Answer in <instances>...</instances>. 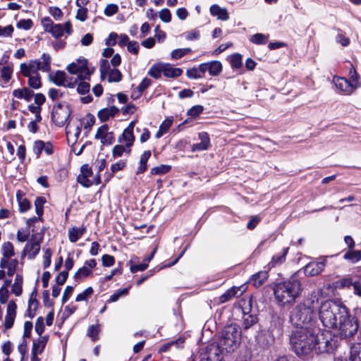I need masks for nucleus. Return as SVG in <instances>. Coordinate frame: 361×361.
I'll list each match as a JSON object with an SVG mask.
<instances>
[{"label":"nucleus","mask_w":361,"mask_h":361,"mask_svg":"<svg viewBox=\"0 0 361 361\" xmlns=\"http://www.w3.org/2000/svg\"><path fill=\"white\" fill-rule=\"evenodd\" d=\"M274 299L281 307L292 305L300 295L302 288L299 279L291 277L276 283L273 288Z\"/></svg>","instance_id":"1"},{"label":"nucleus","mask_w":361,"mask_h":361,"mask_svg":"<svg viewBox=\"0 0 361 361\" xmlns=\"http://www.w3.org/2000/svg\"><path fill=\"white\" fill-rule=\"evenodd\" d=\"M314 331L309 328H298L290 336V342L293 351L299 357L310 356L314 351Z\"/></svg>","instance_id":"2"},{"label":"nucleus","mask_w":361,"mask_h":361,"mask_svg":"<svg viewBox=\"0 0 361 361\" xmlns=\"http://www.w3.org/2000/svg\"><path fill=\"white\" fill-rule=\"evenodd\" d=\"M317 304L316 297L305 298L290 312V322L298 328H308L309 324L314 317Z\"/></svg>","instance_id":"3"},{"label":"nucleus","mask_w":361,"mask_h":361,"mask_svg":"<svg viewBox=\"0 0 361 361\" xmlns=\"http://www.w3.org/2000/svg\"><path fill=\"white\" fill-rule=\"evenodd\" d=\"M348 308L341 303L326 300L322 303L319 315L324 326L334 329L340 322V319L345 315Z\"/></svg>","instance_id":"4"},{"label":"nucleus","mask_w":361,"mask_h":361,"mask_svg":"<svg viewBox=\"0 0 361 361\" xmlns=\"http://www.w3.org/2000/svg\"><path fill=\"white\" fill-rule=\"evenodd\" d=\"M241 343V330L238 325L232 324L226 326L221 334L219 342L216 345L219 346L221 353L220 355L223 357V354L226 353H232L235 351ZM216 345V343H214Z\"/></svg>","instance_id":"5"},{"label":"nucleus","mask_w":361,"mask_h":361,"mask_svg":"<svg viewBox=\"0 0 361 361\" xmlns=\"http://www.w3.org/2000/svg\"><path fill=\"white\" fill-rule=\"evenodd\" d=\"M94 123V116L92 114H88L80 122L68 123L66 126V135L68 142L72 145L76 143L80 136L82 126L85 130L84 134L87 137Z\"/></svg>","instance_id":"6"},{"label":"nucleus","mask_w":361,"mask_h":361,"mask_svg":"<svg viewBox=\"0 0 361 361\" xmlns=\"http://www.w3.org/2000/svg\"><path fill=\"white\" fill-rule=\"evenodd\" d=\"M334 329L338 330V334L341 338H348L353 336L358 329L357 319L350 315L349 310L345 313Z\"/></svg>","instance_id":"7"},{"label":"nucleus","mask_w":361,"mask_h":361,"mask_svg":"<svg viewBox=\"0 0 361 361\" xmlns=\"http://www.w3.org/2000/svg\"><path fill=\"white\" fill-rule=\"evenodd\" d=\"M66 69L71 74L78 75L80 80L89 79L94 71V68L89 66L88 61L85 58H80L75 62L71 63Z\"/></svg>","instance_id":"8"},{"label":"nucleus","mask_w":361,"mask_h":361,"mask_svg":"<svg viewBox=\"0 0 361 361\" xmlns=\"http://www.w3.org/2000/svg\"><path fill=\"white\" fill-rule=\"evenodd\" d=\"M314 351L317 354L330 353L334 348V343L329 331L314 332Z\"/></svg>","instance_id":"9"},{"label":"nucleus","mask_w":361,"mask_h":361,"mask_svg":"<svg viewBox=\"0 0 361 361\" xmlns=\"http://www.w3.org/2000/svg\"><path fill=\"white\" fill-rule=\"evenodd\" d=\"M71 114L69 106L65 103H59L53 106L51 120L58 126H63Z\"/></svg>","instance_id":"10"},{"label":"nucleus","mask_w":361,"mask_h":361,"mask_svg":"<svg viewBox=\"0 0 361 361\" xmlns=\"http://www.w3.org/2000/svg\"><path fill=\"white\" fill-rule=\"evenodd\" d=\"M99 71L102 80H104L107 75L109 82H117L121 80L122 75L120 71L117 68L110 69L109 61L106 59L101 61Z\"/></svg>","instance_id":"11"},{"label":"nucleus","mask_w":361,"mask_h":361,"mask_svg":"<svg viewBox=\"0 0 361 361\" xmlns=\"http://www.w3.org/2000/svg\"><path fill=\"white\" fill-rule=\"evenodd\" d=\"M94 138L99 140L103 145H111L115 141L114 133L110 130L109 126L106 124L98 128Z\"/></svg>","instance_id":"12"},{"label":"nucleus","mask_w":361,"mask_h":361,"mask_svg":"<svg viewBox=\"0 0 361 361\" xmlns=\"http://www.w3.org/2000/svg\"><path fill=\"white\" fill-rule=\"evenodd\" d=\"M136 123L137 120L132 121L128 127L124 129L123 133L118 138L119 143L127 146V147L131 148L135 140V137L133 135V130Z\"/></svg>","instance_id":"13"},{"label":"nucleus","mask_w":361,"mask_h":361,"mask_svg":"<svg viewBox=\"0 0 361 361\" xmlns=\"http://www.w3.org/2000/svg\"><path fill=\"white\" fill-rule=\"evenodd\" d=\"M241 302L243 303L245 307H242L243 313L244 314L243 324L245 329H248L257 322V317L253 314H250L251 310V300L243 299Z\"/></svg>","instance_id":"14"},{"label":"nucleus","mask_w":361,"mask_h":361,"mask_svg":"<svg viewBox=\"0 0 361 361\" xmlns=\"http://www.w3.org/2000/svg\"><path fill=\"white\" fill-rule=\"evenodd\" d=\"M97 262L94 259L87 260L83 267L80 268L75 274V280H82L91 275L92 269L96 267Z\"/></svg>","instance_id":"15"},{"label":"nucleus","mask_w":361,"mask_h":361,"mask_svg":"<svg viewBox=\"0 0 361 361\" xmlns=\"http://www.w3.org/2000/svg\"><path fill=\"white\" fill-rule=\"evenodd\" d=\"M220 353L218 345L210 344L207 347L206 353L202 355L200 361H224Z\"/></svg>","instance_id":"16"},{"label":"nucleus","mask_w":361,"mask_h":361,"mask_svg":"<svg viewBox=\"0 0 361 361\" xmlns=\"http://www.w3.org/2000/svg\"><path fill=\"white\" fill-rule=\"evenodd\" d=\"M17 305L13 300H10L8 302L6 307V314L4 318V327L6 329H11L16 317Z\"/></svg>","instance_id":"17"},{"label":"nucleus","mask_w":361,"mask_h":361,"mask_svg":"<svg viewBox=\"0 0 361 361\" xmlns=\"http://www.w3.org/2000/svg\"><path fill=\"white\" fill-rule=\"evenodd\" d=\"M246 289L247 288L245 285H242L240 286H233L227 290L219 297V302L224 303L235 296L241 295L246 291Z\"/></svg>","instance_id":"18"},{"label":"nucleus","mask_w":361,"mask_h":361,"mask_svg":"<svg viewBox=\"0 0 361 361\" xmlns=\"http://www.w3.org/2000/svg\"><path fill=\"white\" fill-rule=\"evenodd\" d=\"M19 262L16 258L9 257L0 260L1 269H5L8 276H12L15 274Z\"/></svg>","instance_id":"19"},{"label":"nucleus","mask_w":361,"mask_h":361,"mask_svg":"<svg viewBox=\"0 0 361 361\" xmlns=\"http://www.w3.org/2000/svg\"><path fill=\"white\" fill-rule=\"evenodd\" d=\"M334 82L337 90L345 95H350L354 92L349 80L345 78L334 77Z\"/></svg>","instance_id":"20"},{"label":"nucleus","mask_w":361,"mask_h":361,"mask_svg":"<svg viewBox=\"0 0 361 361\" xmlns=\"http://www.w3.org/2000/svg\"><path fill=\"white\" fill-rule=\"evenodd\" d=\"M324 261L312 262L304 267V274L307 276H314L320 274L324 269Z\"/></svg>","instance_id":"21"},{"label":"nucleus","mask_w":361,"mask_h":361,"mask_svg":"<svg viewBox=\"0 0 361 361\" xmlns=\"http://www.w3.org/2000/svg\"><path fill=\"white\" fill-rule=\"evenodd\" d=\"M37 60H31L28 63H23L20 65V73L26 77H30L38 74V68L37 66Z\"/></svg>","instance_id":"22"},{"label":"nucleus","mask_w":361,"mask_h":361,"mask_svg":"<svg viewBox=\"0 0 361 361\" xmlns=\"http://www.w3.org/2000/svg\"><path fill=\"white\" fill-rule=\"evenodd\" d=\"M64 32L70 35L72 32V24L70 21L66 22L63 25L54 24L52 29L49 32L51 35L55 38L61 37L63 35Z\"/></svg>","instance_id":"23"},{"label":"nucleus","mask_w":361,"mask_h":361,"mask_svg":"<svg viewBox=\"0 0 361 361\" xmlns=\"http://www.w3.org/2000/svg\"><path fill=\"white\" fill-rule=\"evenodd\" d=\"M198 137L200 142L192 145V152L207 150L210 146V138L207 133H200Z\"/></svg>","instance_id":"24"},{"label":"nucleus","mask_w":361,"mask_h":361,"mask_svg":"<svg viewBox=\"0 0 361 361\" xmlns=\"http://www.w3.org/2000/svg\"><path fill=\"white\" fill-rule=\"evenodd\" d=\"M39 250L40 245L38 242L27 243L23 249L21 257L27 255L29 259H33L38 254Z\"/></svg>","instance_id":"25"},{"label":"nucleus","mask_w":361,"mask_h":361,"mask_svg":"<svg viewBox=\"0 0 361 361\" xmlns=\"http://www.w3.org/2000/svg\"><path fill=\"white\" fill-rule=\"evenodd\" d=\"M209 11L212 16H216L220 20L225 21L229 19V13L226 8L221 7L217 4H214L211 6Z\"/></svg>","instance_id":"26"},{"label":"nucleus","mask_w":361,"mask_h":361,"mask_svg":"<svg viewBox=\"0 0 361 361\" xmlns=\"http://www.w3.org/2000/svg\"><path fill=\"white\" fill-rule=\"evenodd\" d=\"M48 341V336H40L37 340L33 342L32 354L40 355L42 353Z\"/></svg>","instance_id":"27"},{"label":"nucleus","mask_w":361,"mask_h":361,"mask_svg":"<svg viewBox=\"0 0 361 361\" xmlns=\"http://www.w3.org/2000/svg\"><path fill=\"white\" fill-rule=\"evenodd\" d=\"M37 60V66L39 71H42L43 72H48L51 68V56L48 54L44 53L42 55L41 59Z\"/></svg>","instance_id":"28"},{"label":"nucleus","mask_w":361,"mask_h":361,"mask_svg":"<svg viewBox=\"0 0 361 361\" xmlns=\"http://www.w3.org/2000/svg\"><path fill=\"white\" fill-rule=\"evenodd\" d=\"M288 252V249H283L279 253L274 255L271 262L267 264V267L269 269H271L273 267H275L278 265L281 264L285 262L286 256Z\"/></svg>","instance_id":"29"},{"label":"nucleus","mask_w":361,"mask_h":361,"mask_svg":"<svg viewBox=\"0 0 361 361\" xmlns=\"http://www.w3.org/2000/svg\"><path fill=\"white\" fill-rule=\"evenodd\" d=\"M182 73V69L175 68L169 63H164L163 74L165 77L170 78H178Z\"/></svg>","instance_id":"30"},{"label":"nucleus","mask_w":361,"mask_h":361,"mask_svg":"<svg viewBox=\"0 0 361 361\" xmlns=\"http://www.w3.org/2000/svg\"><path fill=\"white\" fill-rule=\"evenodd\" d=\"M12 94L17 99H23L27 102H30L34 95V92L27 87H23L14 90Z\"/></svg>","instance_id":"31"},{"label":"nucleus","mask_w":361,"mask_h":361,"mask_svg":"<svg viewBox=\"0 0 361 361\" xmlns=\"http://www.w3.org/2000/svg\"><path fill=\"white\" fill-rule=\"evenodd\" d=\"M1 254L2 255L1 259L13 257L16 255L13 245L9 241L3 243L1 247Z\"/></svg>","instance_id":"32"},{"label":"nucleus","mask_w":361,"mask_h":361,"mask_svg":"<svg viewBox=\"0 0 361 361\" xmlns=\"http://www.w3.org/2000/svg\"><path fill=\"white\" fill-rule=\"evenodd\" d=\"M118 112V109L115 106H110L100 110L98 113V117L102 121H106L111 117L114 116Z\"/></svg>","instance_id":"33"},{"label":"nucleus","mask_w":361,"mask_h":361,"mask_svg":"<svg viewBox=\"0 0 361 361\" xmlns=\"http://www.w3.org/2000/svg\"><path fill=\"white\" fill-rule=\"evenodd\" d=\"M268 272L265 271H259L254 274L250 279V283L255 287L261 286L268 279Z\"/></svg>","instance_id":"34"},{"label":"nucleus","mask_w":361,"mask_h":361,"mask_svg":"<svg viewBox=\"0 0 361 361\" xmlns=\"http://www.w3.org/2000/svg\"><path fill=\"white\" fill-rule=\"evenodd\" d=\"M173 122V117H167L160 125L159 130L155 135V137L159 139L166 134L171 127Z\"/></svg>","instance_id":"35"},{"label":"nucleus","mask_w":361,"mask_h":361,"mask_svg":"<svg viewBox=\"0 0 361 361\" xmlns=\"http://www.w3.org/2000/svg\"><path fill=\"white\" fill-rule=\"evenodd\" d=\"M53 81L55 84L59 86H68L69 87H74V84L67 82L66 75L63 71H56L53 77Z\"/></svg>","instance_id":"36"},{"label":"nucleus","mask_w":361,"mask_h":361,"mask_svg":"<svg viewBox=\"0 0 361 361\" xmlns=\"http://www.w3.org/2000/svg\"><path fill=\"white\" fill-rule=\"evenodd\" d=\"M86 229L82 226L80 228L72 227L68 231L69 240L72 243H75L80 237L83 235Z\"/></svg>","instance_id":"37"},{"label":"nucleus","mask_w":361,"mask_h":361,"mask_svg":"<svg viewBox=\"0 0 361 361\" xmlns=\"http://www.w3.org/2000/svg\"><path fill=\"white\" fill-rule=\"evenodd\" d=\"M344 259L350 261L352 263H356L361 259V250H354L353 249H349L344 256Z\"/></svg>","instance_id":"38"},{"label":"nucleus","mask_w":361,"mask_h":361,"mask_svg":"<svg viewBox=\"0 0 361 361\" xmlns=\"http://www.w3.org/2000/svg\"><path fill=\"white\" fill-rule=\"evenodd\" d=\"M163 68H164L163 63H154L149 69L148 75L155 79H158L161 77V73H163Z\"/></svg>","instance_id":"39"},{"label":"nucleus","mask_w":361,"mask_h":361,"mask_svg":"<svg viewBox=\"0 0 361 361\" xmlns=\"http://www.w3.org/2000/svg\"><path fill=\"white\" fill-rule=\"evenodd\" d=\"M350 84L351 85L353 90L361 87V80L360 75L357 74L354 68H352L349 72Z\"/></svg>","instance_id":"40"},{"label":"nucleus","mask_w":361,"mask_h":361,"mask_svg":"<svg viewBox=\"0 0 361 361\" xmlns=\"http://www.w3.org/2000/svg\"><path fill=\"white\" fill-rule=\"evenodd\" d=\"M209 63V73L212 76H217L222 71V64L219 61H213L208 62Z\"/></svg>","instance_id":"41"},{"label":"nucleus","mask_w":361,"mask_h":361,"mask_svg":"<svg viewBox=\"0 0 361 361\" xmlns=\"http://www.w3.org/2000/svg\"><path fill=\"white\" fill-rule=\"evenodd\" d=\"M23 276L17 274L15 277L14 283L11 287V291L16 296H20L22 293Z\"/></svg>","instance_id":"42"},{"label":"nucleus","mask_w":361,"mask_h":361,"mask_svg":"<svg viewBox=\"0 0 361 361\" xmlns=\"http://www.w3.org/2000/svg\"><path fill=\"white\" fill-rule=\"evenodd\" d=\"M350 359L351 361H361V343L351 346Z\"/></svg>","instance_id":"43"},{"label":"nucleus","mask_w":361,"mask_h":361,"mask_svg":"<svg viewBox=\"0 0 361 361\" xmlns=\"http://www.w3.org/2000/svg\"><path fill=\"white\" fill-rule=\"evenodd\" d=\"M130 152V147H127V146L120 143L119 145H116L112 149V156L114 158H117L121 157L124 153L129 154Z\"/></svg>","instance_id":"44"},{"label":"nucleus","mask_w":361,"mask_h":361,"mask_svg":"<svg viewBox=\"0 0 361 361\" xmlns=\"http://www.w3.org/2000/svg\"><path fill=\"white\" fill-rule=\"evenodd\" d=\"M151 156V152L150 151L147 150V151H145L141 157H140V163H139V166L137 168V173H143L144 171H145V170L147 169V162L148 161V159H149Z\"/></svg>","instance_id":"45"},{"label":"nucleus","mask_w":361,"mask_h":361,"mask_svg":"<svg viewBox=\"0 0 361 361\" xmlns=\"http://www.w3.org/2000/svg\"><path fill=\"white\" fill-rule=\"evenodd\" d=\"M231 66L234 69H239L242 67V56L239 54H234L228 57Z\"/></svg>","instance_id":"46"},{"label":"nucleus","mask_w":361,"mask_h":361,"mask_svg":"<svg viewBox=\"0 0 361 361\" xmlns=\"http://www.w3.org/2000/svg\"><path fill=\"white\" fill-rule=\"evenodd\" d=\"M28 85L30 87L37 90L39 89L42 86L41 77L39 74H37L36 75H32L28 77Z\"/></svg>","instance_id":"47"},{"label":"nucleus","mask_w":361,"mask_h":361,"mask_svg":"<svg viewBox=\"0 0 361 361\" xmlns=\"http://www.w3.org/2000/svg\"><path fill=\"white\" fill-rule=\"evenodd\" d=\"M38 308L37 300L31 296L28 301L27 314L30 317H33L35 315L36 311Z\"/></svg>","instance_id":"48"},{"label":"nucleus","mask_w":361,"mask_h":361,"mask_svg":"<svg viewBox=\"0 0 361 361\" xmlns=\"http://www.w3.org/2000/svg\"><path fill=\"white\" fill-rule=\"evenodd\" d=\"M130 288L131 286H129L128 288L117 290L110 296L109 299L108 300V302H116L121 296L127 295Z\"/></svg>","instance_id":"49"},{"label":"nucleus","mask_w":361,"mask_h":361,"mask_svg":"<svg viewBox=\"0 0 361 361\" xmlns=\"http://www.w3.org/2000/svg\"><path fill=\"white\" fill-rule=\"evenodd\" d=\"M269 35L262 33L255 34L251 36L250 40L256 44H264L268 42Z\"/></svg>","instance_id":"50"},{"label":"nucleus","mask_w":361,"mask_h":361,"mask_svg":"<svg viewBox=\"0 0 361 361\" xmlns=\"http://www.w3.org/2000/svg\"><path fill=\"white\" fill-rule=\"evenodd\" d=\"M100 332V326L99 324L91 325L87 329V336L95 341L99 338V334Z\"/></svg>","instance_id":"51"},{"label":"nucleus","mask_w":361,"mask_h":361,"mask_svg":"<svg viewBox=\"0 0 361 361\" xmlns=\"http://www.w3.org/2000/svg\"><path fill=\"white\" fill-rule=\"evenodd\" d=\"M13 68L10 66H5L1 70V78L4 83H7L11 78Z\"/></svg>","instance_id":"52"},{"label":"nucleus","mask_w":361,"mask_h":361,"mask_svg":"<svg viewBox=\"0 0 361 361\" xmlns=\"http://www.w3.org/2000/svg\"><path fill=\"white\" fill-rule=\"evenodd\" d=\"M46 200L42 197H38L35 201V212L39 217L42 216L44 212V204Z\"/></svg>","instance_id":"53"},{"label":"nucleus","mask_w":361,"mask_h":361,"mask_svg":"<svg viewBox=\"0 0 361 361\" xmlns=\"http://www.w3.org/2000/svg\"><path fill=\"white\" fill-rule=\"evenodd\" d=\"M190 52V48L177 49L171 51V56L173 59H178Z\"/></svg>","instance_id":"54"},{"label":"nucleus","mask_w":361,"mask_h":361,"mask_svg":"<svg viewBox=\"0 0 361 361\" xmlns=\"http://www.w3.org/2000/svg\"><path fill=\"white\" fill-rule=\"evenodd\" d=\"M171 170V166L169 165H160L158 166L153 167L151 169V173L154 175H162L168 173Z\"/></svg>","instance_id":"55"},{"label":"nucleus","mask_w":361,"mask_h":361,"mask_svg":"<svg viewBox=\"0 0 361 361\" xmlns=\"http://www.w3.org/2000/svg\"><path fill=\"white\" fill-rule=\"evenodd\" d=\"M18 201L19 204V209L21 212H25L30 209L31 204L27 198L18 197Z\"/></svg>","instance_id":"56"},{"label":"nucleus","mask_w":361,"mask_h":361,"mask_svg":"<svg viewBox=\"0 0 361 361\" xmlns=\"http://www.w3.org/2000/svg\"><path fill=\"white\" fill-rule=\"evenodd\" d=\"M93 289L92 287L87 288L82 293L78 294L75 298L77 302L87 300V299L92 295Z\"/></svg>","instance_id":"57"},{"label":"nucleus","mask_w":361,"mask_h":361,"mask_svg":"<svg viewBox=\"0 0 361 361\" xmlns=\"http://www.w3.org/2000/svg\"><path fill=\"white\" fill-rule=\"evenodd\" d=\"M78 181L84 187L88 188L92 185L94 183L98 184L99 183V180H96L95 182L92 180H90L89 177H86L84 176H78Z\"/></svg>","instance_id":"58"},{"label":"nucleus","mask_w":361,"mask_h":361,"mask_svg":"<svg viewBox=\"0 0 361 361\" xmlns=\"http://www.w3.org/2000/svg\"><path fill=\"white\" fill-rule=\"evenodd\" d=\"M52 251L49 248L44 249L43 267L47 269L51 264Z\"/></svg>","instance_id":"59"},{"label":"nucleus","mask_w":361,"mask_h":361,"mask_svg":"<svg viewBox=\"0 0 361 361\" xmlns=\"http://www.w3.org/2000/svg\"><path fill=\"white\" fill-rule=\"evenodd\" d=\"M49 13L56 20H60L62 18L63 12L59 7H56V6L49 7Z\"/></svg>","instance_id":"60"},{"label":"nucleus","mask_w":361,"mask_h":361,"mask_svg":"<svg viewBox=\"0 0 361 361\" xmlns=\"http://www.w3.org/2000/svg\"><path fill=\"white\" fill-rule=\"evenodd\" d=\"M33 25L32 21L30 19H22L17 23V27L25 30H30Z\"/></svg>","instance_id":"61"},{"label":"nucleus","mask_w":361,"mask_h":361,"mask_svg":"<svg viewBox=\"0 0 361 361\" xmlns=\"http://www.w3.org/2000/svg\"><path fill=\"white\" fill-rule=\"evenodd\" d=\"M14 28L11 25L6 27L0 26V37H11L13 35Z\"/></svg>","instance_id":"62"},{"label":"nucleus","mask_w":361,"mask_h":361,"mask_svg":"<svg viewBox=\"0 0 361 361\" xmlns=\"http://www.w3.org/2000/svg\"><path fill=\"white\" fill-rule=\"evenodd\" d=\"M159 17L164 23H169L171 20V13L169 9L163 8L159 12Z\"/></svg>","instance_id":"63"},{"label":"nucleus","mask_w":361,"mask_h":361,"mask_svg":"<svg viewBox=\"0 0 361 361\" xmlns=\"http://www.w3.org/2000/svg\"><path fill=\"white\" fill-rule=\"evenodd\" d=\"M118 11V6L115 4H108L104 8V13L106 16H112Z\"/></svg>","instance_id":"64"}]
</instances>
